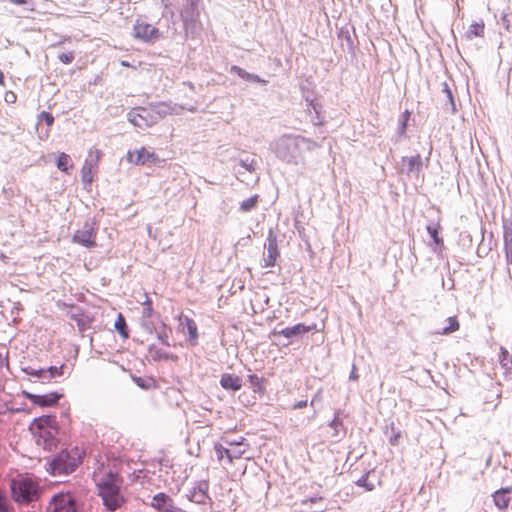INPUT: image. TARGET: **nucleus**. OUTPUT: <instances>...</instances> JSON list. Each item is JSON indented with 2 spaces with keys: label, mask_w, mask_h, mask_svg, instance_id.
Instances as JSON below:
<instances>
[{
  "label": "nucleus",
  "mask_w": 512,
  "mask_h": 512,
  "mask_svg": "<svg viewBox=\"0 0 512 512\" xmlns=\"http://www.w3.org/2000/svg\"><path fill=\"white\" fill-rule=\"evenodd\" d=\"M93 479L96 483L104 505L110 510L115 511L124 503L123 496L120 494L121 478L109 467L101 464L93 473Z\"/></svg>",
  "instance_id": "nucleus-1"
},
{
  "label": "nucleus",
  "mask_w": 512,
  "mask_h": 512,
  "mask_svg": "<svg viewBox=\"0 0 512 512\" xmlns=\"http://www.w3.org/2000/svg\"><path fill=\"white\" fill-rule=\"evenodd\" d=\"M85 450L80 447H72L58 453L50 462V470L53 475L69 474L83 462Z\"/></svg>",
  "instance_id": "nucleus-2"
},
{
  "label": "nucleus",
  "mask_w": 512,
  "mask_h": 512,
  "mask_svg": "<svg viewBox=\"0 0 512 512\" xmlns=\"http://www.w3.org/2000/svg\"><path fill=\"white\" fill-rule=\"evenodd\" d=\"M30 430L37 439V443L45 449H52L55 446V435L57 433V422L53 416H41L34 419Z\"/></svg>",
  "instance_id": "nucleus-3"
},
{
  "label": "nucleus",
  "mask_w": 512,
  "mask_h": 512,
  "mask_svg": "<svg viewBox=\"0 0 512 512\" xmlns=\"http://www.w3.org/2000/svg\"><path fill=\"white\" fill-rule=\"evenodd\" d=\"M10 487L16 502L29 503L38 499V482L28 475H18L11 481Z\"/></svg>",
  "instance_id": "nucleus-4"
},
{
  "label": "nucleus",
  "mask_w": 512,
  "mask_h": 512,
  "mask_svg": "<svg viewBox=\"0 0 512 512\" xmlns=\"http://www.w3.org/2000/svg\"><path fill=\"white\" fill-rule=\"evenodd\" d=\"M248 449V444L245 443V439L241 438L238 442H227V446L220 443L214 444V451L216 453L217 460L222 463L226 460L227 463L232 464L235 460L244 457Z\"/></svg>",
  "instance_id": "nucleus-5"
},
{
  "label": "nucleus",
  "mask_w": 512,
  "mask_h": 512,
  "mask_svg": "<svg viewBox=\"0 0 512 512\" xmlns=\"http://www.w3.org/2000/svg\"><path fill=\"white\" fill-rule=\"evenodd\" d=\"M102 157L103 152L100 149L96 147H92L89 149L87 158L85 159L84 164L81 168V179L84 184H92L98 172V166Z\"/></svg>",
  "instance_id": "nucleus-6"
},
{
  "label": "nucleus",
  "mask_w": 512,
  "mask_h": 512,
  "mask_svg": "<svg viewBox=\"0 0 512 512\" xmlns=\"http://www.w3.org/2000/svg\"><path fill=\"white\" fill-rule=\"evenodd\" d=\"M301 142H309V140L301 136L283 138L278 146L279 157L288 163L296 164Z\"/></svg>",
  "instance_id": "nucleus-7"
},
{
  "label": "nucleus",
  "mask_w": 512,
  "mask_h": 512,
  "mask_svg": "<svg viewBox=\"0 0 512 512\" xmlns=\"http://www.w3.org/2000/svg\"><path fill=\"white\" fill-rule=\"evenodd\" d=\"M129 122L139 128H147L156 123L157 117L154 116L151 106L135 107L128 113Z\"/></svg>",
  "instance_id": "nucleus-8"
},
{
  "label": "nucleus",
  "mask_w": 512,
  "mask_h": 512,
  "mask_svg": "<svg viewBox=\"0 0 512 512\" xmlns=\"http://www.w3.org/2000/svg\"><path fill=\"white\" fill-rule=\"evenodd\" d=\"M96 237L97 228L94 224L86 222L82 229L75 231L72 242L91 249L97 246Z\"/></svg>",
  "instance_id": "nucleus-9"
},
{
  "label": "nucleus",
  "mask_w": 512,
  "mask_h": 512,
  "mask_svg": "<svg viewBox=\"0 0 512 512\" xmlns=\"http://www.w3.org/2000/svg\"><path fill=\"white\" fill-rule=\"evenodd\" d=\"M133 36L144 42H153L160 37V32L154 25L137 19L133 26Z\"/></svg>",
  "instance_id": "nucleus-10"
},
{
  "label": "nucleus",
  "mask_w": 512,
  "mask_h": 512,
  "mask_svg": "<svg viewBox=\"0 0 512 512\" xmlns=\"http://www.w3.org/2000/svg\"><path fill=\"white\" fill-rule=\"evenodd\" d=\"M47 509L48 512H76L74 498L68 493L55 495Z\"/></svg>",
  "instance_id": "nucleus-11"
},
{
  "label": "nucleus",
  "mask_w": 512,
  "mask_h": 512,
  "mask_svg": "<svg viewBox=\"0 0 512 512\" xmlns=\"http://www.w3.org/2000/svg\"><path fill=\"white\" fill-rule=\"evenodd\" d=\"M22 395L30 400L34 405L39 407H51L58 404V401L61 399L62 394L57 392H50L45 395H36L27 391H22Z\"/></svg>",
  "instance_id": "nucleus-12"
},
{
  "label": "nucleus",
  "mask_w": 512,
  "mask_h": 512,
  "mask_svg": "<svg viewBox=\"0 0 512 512\" xmlns=\"http://www.w3.org/2000/svg\"><path fill=\"white\" fill-rule=\"evenodd\" d=\"M126 158L130 164L134 165H144L148 162L157 161V155L154 152L148 151L145 147L128 151Z\"/></svg>",
  "instance_id": "nucleus-13"
},
{
  "label": "nucleus",
  "mask_w": 512,
  "mask_h": 512,
  "mask_svg": "<svg viewBox=\"0 0 512 512\" xmlns=\"http://www.w3.org/2000/svg\"><path fill=\"white\" fill-rule=\"evenodd\" d=\"M153 114L158 118H165L171 115L180 114L183 108L176 104H172L170 102H157L154 104H150Z\"/></svg>",
  "instance_id": "nucleus-14"
},
{
  "label": "nucleus",
  "mask_w": 512,
  "mask_h": 512,
  "mask_svg": "<svg viewBox=\"0 0 512 512\" xmlns=\"http://www.w3.org/2000/svg\"><path fill=\"white\" fill-rule=\"evenodd\" d=\"M178 321L180 331L184 332V328H186L188 333V341L191 345H196L198 343L199 333L195 320L188 316L180 315L178 317Z\"/></svg>",
  "instance_id": "nucleus-15"
},
{
  "label": "nucleus",
  "mask_w": 512,
  "mask_h": 512,
  "mask_svg": "<svg viewBox=\"0 0 512 512\" xmlns=\"http://www.w3.org/2000/svg\"><path fill=\"white\" fill-rule=\"evenodd\" d=\"M492 498H493L494 504L496 505V507L499 510H501V511L507 510L510 503L512 502V486L503 487V488L496 490L492 494Z\"/></svg>",
  "instance_id": "nucleus-16"
},
{
  "label": "nucleus",
  "mask_w": 512,
  "mask_h": 512,
  "mask_svg": "<svg viewBox=\"0 0 512 512\" xmlns=\"http://www.w3.org/2000/svg\"><path fill=\"white\" fill-rule=\"evenodd\" d=\"M315 326H306L305 324L299 323L292 327H286L278 332H274V334L282 335L285 338H293L297 336L304 335L310 332Z\"/></svg>",
  "instance_id": "nucleus-17"
},
{
  "label": "nucleus",
  "mask_w": 512,
  "mask_h": 512,
  "mask_svg": "<svg viewBox=\"0 0 512 512\" xmlns=\"http://www.w3.org/2000/svg\"><path fill=\"white\" fill-rule=\"evenodd\" d=\"M220 385L225 390L238 391L242 387V379L237 375L224 373L221 375Z\"/></svg>",
  "instance_id": "nucleus-18"
},
{
  "label": "nucleus",
  "mask_w": 512,
  "mask_h": 512,
  "mask_svg": "<svg viewBox=\"0 0 512 512\" xmlns=\"http://www.w3.org/2000/svg\"><path fill=\"white\" fill-rule=\"evenodd\" d=\"M402 165L405 169L406 173H416L419 174L422 168V157L420 154H416L410 157L402 158Z\"/></svg>",
  "instance_id": "nucleus-19"
},
{
  "label": "nucleus",
  "mask_w": 512,
  "mask_h": 512,
  "mask_svg": "<svg viewBox=\"0 0 512 512\" xmlns=\"http://www.w3.org/2000/svg\"><path fill=\"white\" fill-rule=\"evenodd\" d=\"M441 231H442V226L439 221L427 226V232L433 239V243L435 245V250H438V251H442L444 249V240L440 236Z\"/></svg>",
  "instance_id": "nucleus-20"
},
{
  "label": "nucleus",
  "mask_w": 512,
  "mask_h": 512,
  "mask_svg": "<svg viewBox=\"0 0 512 512\" xmlns=\"http://www.w3.org/2000/svg\"><path fill=\"white\" fill-rule=\"evenodd\" d=\"M248 382L255 394L260 397L266 394V383L267 380L264 377L258 376L257 374L248 375Z\"/></svg>",
  "instance_id": "nucleus-21"
},
{
  "label": "nucleus",
  "mask_w": 512,
  "mask_h": 512,
  "mask_svg": "<svg viewBox=\"0 0 512 512\" xmlns=\"http://www.w3.org/2000/svg\"><path fill=\"white\" fill-rule=\"evenodd\" d=\"M484 30H485V24L483 21L474 22L468 27V29L465 33V36L469 40H472L475 37H483Z\"/></svg>",
  "instance_id": "nucleus-22"
},
{
  "label": "nucleus",
  "mask_w": 512,
  "mask_h": 512,
  "mask_svg": "<svg viewBox=\"0 0 512 512\" xmlns=\"http://www.w3.org/2000/svg\"><path fill=\"white\" fill-rule=\"evenodd\" d=\"M114 327L123 339H127L129 337V330L126 324V320L121 313L118 314Z\"/></svg>",
  "instance_id": "nucleus-23"
},
{
  "label": "nucleus",
  "mask_w": 512,
  "mask_h": 512,
  "mask_svg": "<svg viewBox=\"0 0 512 512\" xmlns=\"http://www.w3.org/2000/svg\"><path fill=\"white\" fill-rule=\"evenodd\" d=\"M446 321L447 326H445L439 334L448 335L459 330L460 324L456 316L449 317Z\"/></svg>",
  "instance_id": "nucleus-24"
},
{
  "label": "nucleus",
  "mask_w": 512,
  "mask_h": 512,
  "mask_svg": "<svg viewBox=\"0 0 512 512\" xmlns=\"http://www.w3.org/2000/svg\"><path fill=\"white\" fill-rule=\"evenodd\" d=\"M64 368H65V364H62L59 367H57V366H50L46 370L47 381H43V382L44 383H49L52 379H54L56 377H61L64 374Z\"/></svg>",
  "instance_id": "nucleus-25"
},
{
  "label": "nucleus",
  "mask_w": 512,
  "mask_h": 512,
  "mask_svg": "<svg viewBox=\"0 0 512 512\" xmlns=\"http://www.w3.org/2000/svg\"><path fill=\"white\" fill-rule=\"evenodd\" d=\"M259 202V195L255 194L250 198L244 200L240 204V209L242 212H249L254 209Z\"/></svg>",
  "instance_id": "nucleus-26"
},
{
  "label": "nucleus",
  "mask_w": 512,
  "mask_h": 512,
  "mask_svg": "<svg viewBox=\"0 0 512 512\" xmlns=\"http://www.w3.org/2000/svg\"><path fill=\"white\" fill-rule=\"evenodd\" d=\"M69 167H72L69 155L60 153L57 159V168L63 172H68Z\"/></svg>",
  "instance_id": "nucleus-27"
},
{
  "label": "nucleus",
  "mask_w": 512,
  "mask_h": 512,
  "mask_svg": "<svg viewBox=\"0 0 512 512\" xmlns=\"http://www.w3.org/2000/svg\"><path fill=\"white\" fill-rule=\"evenodd\" d=\"M267 253H268L267 264L274 265V262L279 255L277 244L275 241H269Z\"/></svg>",
  "instance_id": "nucleus-28"
},
{
  "label": "nucleus",
  "mask_w": 512,
  "mask_h": 512,
  "mask_svg": "<svg viewBox=\"0 0 512 512\" xmlns=\"http://www.w3.org/2000/svg\"><path fill=\"white\" fill-rule=\"evenodd\" d=\"M143 305V317L151 318L154 314L153 302L147 294H145V301L143 302Z\"/></svg>",
  "instance_id": "nucleus-29"
},
{
  "label": "nucleus",
  "mask_w": 512,
  "mask_h": 512,
  "mask_svg": "<svg viewBox=\"0 0 512 512\" xmlns=\"http://www.w3.org/2000/svg\"><path fill=\"white\" fill-rule=\"evenodd\" d=\"M503 228H504V233H503L504 243L512 244V221H505Z\"/></svg>",
  "instance_id": "nucleus-30"
},
{
  "label": "nucleus",
  "mask_w": 512,
  "mask_h": 512,
  "mask_svg": "<svg viewBox=\"0 0 512 512\" xmlns=\"http://www.w3.org/2000/svg\"><path fill=\"white\" fill-rule=\"evenodd\" d=\"M356 484L358 486L364 487L366 491H372L375 489V484L369 482V473L365 474L363 477H361Z\"/></svg>",
  "instance_id": "nucleus-31"
},
{
  "label": "nucleus",
  "mask_w": 512,
  "mask_h": 512,
  "mask_svg": "<svg viewBox=\"0 0 512 512\" xmlns=\"http://www.w3.org/2000/svg\"><path fill=\"white\" fill-rule=\"evenodd\" d=\"M23 371L29 376L36 377V378H43L44 381H47V375H46L45 369L36 370V369H32V368H25Z\"/></svg>",
  "instance_id": "nucleus-32"
},
{
  "label": "nucleus",
  "mask_w": 512,
  "mask_h": 512,
  "mask_svg": "<svg viewBox=\"0 0 512 512\" xmlns=\"http://www.w3.org/2000/svg\"><path fill=\"white\" fill-rule=\"evenodd\" d=\"M74 58H75V55H74V52H65V53H60L58 55V59L63 63V64H70L74 61Z\"/></svg>",
  "instance_id": "nucleus-33"
},
{
  "label": "nucleus",
  "mask_w": 512,
  "mask_h": 512,
  "mask_svg": "<svg viewBox=\"0 0 512 512\" xmlns=\"http://www.w3.org/2000/svg\"><path fill=\"white\" fill-rule=\"evenodd\" d=\"M134 382L141 388H145V389H148L151 387V382L152 380L151 379H148V380H145L141 377H135L134 378Z\"/></svg>",
  "instance_id": "nucleus-34"
},
{
  "label": "nucleus",
  "mask_w": 512,
  "mask_h": 512,
  "mask_svg": "<svg viewBox=\"0 0 512 512\" xmlns=\"http://www.w3.org/2000/svg\"><path fill=\"white\" fill-rule=\"evenodd\" d=\"M41 119H43L49 127L54 123V117L49 112H42Z\"/></svg>",
  "instance_id": "nucleus-35"
},
{
  "label": "nucleus",
  "mask_w": 512,
  "mask_h": 512,
  "mask_svg": "<svg viewBox=\"0 0 512 512\" xmlns=\"http://www.w3.org/2000/svg\"><path fill=\"white\" fill-rule=\"evenodd\" d=\"M0 512H10L6 498L0 491Z\"/></svg>",
  "instance_id": "nucleus-36"
},
{
  "label": "nucleus",
  "mask_w": 512,
  "mask_h": 512,
  "mask_svg": "<svg viewBox=\"0 0 512 512\" xmlns=\"http://www.w3.org/2000/svg\"><path fill=\"white\" fill-rule=\"evenodd\" d=\"M4 99L7 103H15L17 100V96L13 91H7L4 95Z\"/></svg>",
  "instance_id": "nucleus-37"
},
{
  "label": "nucleus",
  "mask_w": 512,
  "mask_h": 512,
  "mask_svg": "<svg viewBox=\"0 0 512 512\" xmlns=\"http://www.w3.org/2000/svg\"><path fill=\"white\" fill-rule=\"evenodd\" d=\"M203 485L205 486V489H200V494H199L200 498L197 500V502H203L204 499L208 498V494L206 492V490L208 488V483L206 482Z\"/></svg>",
  "instance_id": "nucleus-38"
},
{
  "label": "nucleus",
  "mask_w": 512,
  "mask_h": 512,
  "mask_svg": "<svg viewBox=\"0 0 512 512\" xmlns=\"http://www.w3.org/2000/svg\"><path fill=\"white\" fill-rule=\"evenodd\" d=\"M231 70L233 72H236L241 77H245V75H246V72L238 66H232Z\"/></svg>",
  "instance_id": "nucleus-39"
},
{
  "label": "nucleus",
  "mask_w": 512,
  "mask_h": 512,
  "mask_svg": "<svg viewBox=\"0 0 512 512\" xmlns=\"http://www.w3.org/2000/svg\"><path fill=\"white\" fill-rule=\"evenodd\" d=\"M241 165L244 166L248 171H254L255 167L253 166V162L251 164H246L244 161H241Z\"/></svg>",
  "instance_id": "nucleus-40"
},
{
  "label": "nucleus",
  "mask_w": 512,
  "mask_h": 512,
  "mask_svg": "<svg viewBox=\"0 0 512 512\" xmlns=\"http://www.w3.org/2000/svg\"><path fill=\"white\" fill-rule=\"evenodd\" d=\"M307 406V401H300L294 405V408H304Z\"/></svg>",
  "instance_id": "nucleus-41"
},
{
  "label": "nucleus",
  "mask_w": 512,
  "mask_h": 512,
  "mask_svg": "<svg viewBox=\"0 0 512 512\" xmlns=\"http://www.w3.org/2000/svg\"><path fill=\"white\" fill-rule=\"evenodd\" d=\"M399 438H400V434L395 435L393 438L390 439V444H392V445L397 444Z\"/></svg>",
  "instance_id": "nucleus-42"
},
{
  "label": "nucleus",
  "mask_w": 512,
  "mask_h": 512,
  "mask_svg": "<svg viewBox=\"0 0 512 512\" xmlns=\"http://www.w3.org/2000/svg\"><path fill=\"white\" fill-rule=\"evenodd\" d=\"M507 263L512 265V252H505Z\"/></svg>",
  "instance_id": "nucleus-43"
},
{
  "label": "nucleus",
  "mask_w": 512,
  "mask_h": 512,
  "mask_svg": "<svg viewBox=\"0 0 512 512\" xmlns=\"http://www.w3.org/2000/svg\"><path fill=\"white\" fill-rule=\"evenodd\" d=\"M10 1L16 5H24L27 3V0H10Z\"/></svg>",
  "instance_id": "nucleus-44"
},
{
  "label": "nucleus",
  "mask_w": 512,
  "mask_h": 512,
  "mask_svg": "<svg viewBox=\"0 0 512 512\" xmlns=\"http://www.w3.org/2000/svg\"><path fill=\"white\" fill-rule=\"evenodd\" d=\"M0 85L1 86L5 85V76H4V73L2 70H0Z\"/></svg>",
  "instance_id": "nucleus-45"
},
{
  "label": "nucleus",
  "mask_w": 512,
  "mask_h": 512,
  "mask_svg": "<svg viewBox=\"0 0 512 512\" xmlns=\"http://www.w3.org/2000/svg\"><path fill=\"white\" fill-rule=\"evenodd\" d=\"M505 252H512V244L504 243Z\"/></svg>",
  "instance_id": "nucleus-46"
},
{
  "label": "nucleus",
  "mask_w": 512,
  "mask_h": 512,
  "mask_svg": "<svg viewBox=\"0 0 512 512\" xmlns=\"http://www.w3.org/2000/svg\"><path fill=\"white\" fill-rule=\"evenodd\" d=\"M500 398H501V393H497V403L495 404V407L498 406V404L500 403Z\"/></svg>",
  "instance_id": "nucleus-47"
},
{
  "label": "nucleus",
  "mask_w": 512,
  "mask_h": 512,
  "mask_svg": "<svg viewBox=\"0 0 512 512\" xmlns=\"http://www.w3.org/2000/svg\"><path fill=\"white\" fill-rule=\"evenodd\" d=\"M121 65L124 67H131V65L127 61H121Z\"/></svg>",
  "instance_id": "nucleus-48"
},
{
  "label": "nucleus",
  "mask_w": 512,
  "mask_h": 512,
  "mask_svg": "<svg viewBox=\"0 0 512 512\" xmlns=\"http://www.w3.org/2000/svg\"><path fill=\"white\" fill-rule=\"evenodd\" d=\"M350 378L357 379V376H355V374H352V375H350Z\"/></svg>",
  "instance_id": "nucleus-49"
},
{
  "label": "nucleus",
  "mask_w": 512,
  "mask_h": 512,
  "mask_svg": "<svg viewBox=\"0 0 512 512\" xmlns=\"http://www.w3.org/2000/svg\"><path fill=\"white\" fill-rule=\"evenodd\" d=\"M350 378L357 379V376H355V374H352V375H350Z\"/></svg>",
  "instance_id": "nucleus-50"
},
{
  "label": "nucleus",
  "mask_w": 512,
  "mask_h": 512,
  "mask_svg": "<svg viewBox=\"0 0 512 512\" xmlns=\"http://www.w3.org/2000/svg\"><path fill=\"white\" fill-rule=\"evenodd\" d=\"M350 378L357 379V376H355V374H352V375H350Z\"/></svg>",
  "instance_id": "nucleus-51"
}]
</instances>
